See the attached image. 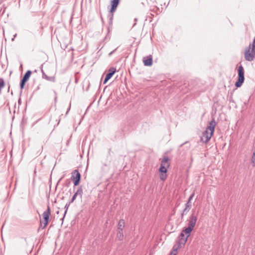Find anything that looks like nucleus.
Segmentation results:
<instances>
[{
    "instance_id": "19",
    "label": "nucleus",
    "mask_w": 255,
    "mask_h": 255,
    "mask_svg": "<svg viewBox=\"0 0 255 255\" xmlns=\"http://www.w3.org/2000/svg\"><path fill=\"white\" fill-rule=\"evenodd\" d=\"M252 164L253 166H255V152H254L252 157Z\"/></svg>"
},
{
    "instance_id": "2",
    "label": "nucleus",
    "mask_w": 255,
    "mask_h": 255,
    "mask_svg": "<svg viewBox=\"0 0 255 255\" xmlns=\"http://www.w3.org/2000/svg\"><path fill=\"white\" fill-rule=\"evenodd\" d=\"M170 163L169 161V158L167 156H164L161 160L160 166L159 168V176L161 180L165 181L167 177V169L170 166Z\"/></svg>"
},
{
    "instance_id": "9",
    "label": "nucleus",
    "mask_w": 255,
    "mask_h": 255,
    "mask_svg": "<svg viewBox=\"0 0 255 255\" xmlns=\"http://www.w3.org/2000/svg\"><path fill=\"white\" fill-rule=\"evenodd\" d=\"M83 194V189L81 187H79L77 190V191L75 193L73 197H72L70 203H72L75 200L76 197L78 196H79L81 198H82Z\"/></svg>"
},
{
    "instance_id": "4",
    "label": "nucleus",
    "mask_w": 255,
    "mask_h": 255,
    "mask_svg": "<svg viewBox=\"0 0 255 255\" xmlns=\"http://www.w3.org/2000/svg\"><path fill=\"white\" fill-rule=\"evenodd\" d=\"M245 71L243 66L241 65L238 69V79L235 83V86L237 88L241 87L245 81Z\"/></svg>"
},
{
    "instance_id": "13",
    "label": "nucleus",
    "mask_w": 255,
    "mask_h": 255,
    "mask_svg": "<svg viewBox=\"0 0 255 255\" xmlns=\"http://www.w3.org/2000/svg\"><path fill=\"white\" fill-rule=\"evenodd\" d=\"M191 201V195H190L189 196L188 201L187 203L186 204L187 206L184 208V209L183 210V211L182 213V216H183L184 215H186L187 214V213L189 211L190 208H189V207L190 206L189 204H190Z\"/></svg>"
},
{
    "instance_id": "1",
    "label": "nucleus",
    "mask_w": 255,
    "mask_h": 255,
    "mask_svg": "<svg viewBox=\"0 0 255 255\" xmlns=\"http://www.w3.org/2000/svg\"><path fill=\"white\" fill-rule=\"evenodd\" d=\"M191 232V220H189L188 226L185 230H183L178 237V241L174 245L173 249L174 251L177 250L184 245L187 241L188 237L190 235Z\"/></svg>"
},
{
    "instance_id": "7",
    "label": "nucleus",
    "mask_w": 255,
    "mask_h": 255,
    "mask_svg": "<svg viewBox=\"0 0 255 255\" xmlns=\"http://www.w3.org/2000/svg\"><path fill=\"white\" fill-rule=\"evenodd\" d=\"M72 174L71 179L73 181L74 186H76L79 184L81 180V174L77 169L74 170Z\"/></svg>"
},
{
    "instance_id": "12",
    "label": "nucleus",
    "mask_w": 255,
    "mask_h": 255,
    "mask_svg": "<svg viewBox=\"0 0 255 255\" xmlns=\"http://www.w3.org/2000/svg\"><path fill=\"white\" fill-rule=\"evenodd\" d=\"M157 3H159L160 4V6H157V8L159 9V10L161 12L162 10L164 9H165L168 4H166V1L163 0H158Z\"/></svg>"
},
{
    "instance_id": "28",
    "label": "nucleus",
    "mask_w": 255,
    "mask_h": 255,
    "mask_svg": "<svg viewBox=\"0 0 255 255\" xmlns=\"http://www.w3.org/2000/svg\"><path fill=\"white\" fill-rule=\"evenodd\" d=\"M59 211H57L56 212V214H59Z\"/></svg>"
},
{
    "instance_id": "21",
    "label": "nucleus",
    "mask_w": 255,
    "mask_h": 255,
    "mask_svg": "<svg viewBox=\"0 0 255 255\" xmlns=\"http://www.w3.org/2000/svg\"><path fill=\"white\" fill-rule=\"evenodd\" d=\"M25 83H26L25 82H23V81L21 80L20 83V87L21 90L23 89Z\"/></svg>"
},
{
    "instance_id": "29",
    "label": "nucleus",
    "mask_w": 255,
    "mask_h": 255,
    "mask_svg": "<svg viewBox=\"0 0 255 255\" xmlns=\"http://www.w3.org/2000/svg\"><path fill=\"white\" fill-rule=\"evenodd\" d=\"M192 198H193V196H194V194L193 193H192Z\"/></svg>"
},
{
    "instance_id": "14",
    "label": "nucleus",
    "mask_w": 255,
    "mask_h": 255,
    "mask_svg": "<svg viewBox=\"0 0 255 255\" xmlns=\"http://www.w3.org/2000/svg\"><path fill=\"white\" fill-rule=\"evenodd\" d=\"M42 73V77L44 79H46L47 81L54 82L55 81V77L54 76H48L43 71L41 70Z\"/></svg>"
},
{
    "instance_id": "3",
    "label": "nucleus",
    "mask_w": 255,
    "mask_h": 255,
    "mask_svg": "<svg viewBox=\"0 0 255 255\" xmlns=\"http://www.w3.org/2000/svg\"><path fill=\"white\" fill-rule=\"evenodd\" d=\"M216 125V122L213 119L210 122L209 125L207 128L206 130L203 132L202 136L201 137V141L204 143H207L209 141L214 132Z\"/></svg>"
},
{
    "instance_id": "17",
    "label": "nucleus",
    "mask_w": 255,
    "mask_h": 255,
    "mask_svg": "<svg viewBox=\"0 0 255 255\" xmlns=\"http://www.w3.org/2000/svg\"><path fill=\"white\" fill-rule=\"evenodd\" d=\"M125 227V221L123 219H121L118 223V230H123Z\"/></svg>"
},
{
    "instance_id": "18",
    "label": "nucleus",
    "mask_w": 255,
    "mask_h": 255,
    "mask_svg": "<svg viewBox=\"0 0 255 255\" xmlns=\"http://www.w3.org/2000/svg\"><path fill=\"white\" fill-rule=\"evenodd\" d=\"M71 203H70V202L69 203H67V204H66V205L65 206L64 208L65 209V212H64V216L63 217V218H62V220H63L64 218V217H65V215H66V213H67V210H68V208H69V205H70V204H71Z\"/></svg>"
},
{
    "instance_id": "27",
    "label": "nucleus",
    "mask_w": 255,
    "mask_h": 255,
    "mask_svg": "<svg viewBox=\"0 0 255 255\" xmlns=\"http://www.w3.org/2000/svg\"><path fill=\"white\" fill-rule=\"evenodd\" d=\"M20 99H19L18 100V104H20Z\"/></svg>"
},
{
    "instance_id": "15",
    "label": "nucleus",
    "mask_w": 255,
    "mask_h": 255,
    "mask_svg": "<svg viewBox=\"0 0 255 255\" xmlns=\"http://www.w3.org/2000/svg\"><path fill=\"white\" fill-rule=\"evenodd\" d=\"M31 74V71L30 70L27 71L25 74H24V76L23 77L22 79H21V80L23 81V82H26L29 79Z\"/></svg>"
},
{
    "instance_id": "24",
    "label": "nucleus",
    "mask_w": 255,
    "mask_h": 255,
    "mask_svg": "<svg viewBox=\"0 0 255 255\" xmlns=\"http://www.w3.org/2000/svg\"><path fill=\"white\" fill-rule=\"evenodd\" d=\"M175 252H176V251H174L173 250V252H171V253H170V255H176Z\"/></svg>"
},
{
    "instance_id": "30",
    "label": "nucleus",
    "mask_w": 255,
    "mask_h": 255,
    "mask_svg": "<svg viewBox=\"0 0 255 255\" xmlns=\"http://www.w3.org/2000/svg\"><path fill=\"white\" fill-rule=\"evenodd\" d=\"M113 16H112L110 18V19L111 20L112 19Z\"/></svg>"
},
{
    "instance_id": "11",
    "label": "nucleus",
    "mask_w": 255,
    "mask_h": 255,
    "mask_svg": "<svg viewBox=\"0 0 255 255\" xmlns=\"http://www.w3.org/2000/svg\"><path fill=\"white\" fill-rule=\"evenodd\" d=\"M120 0H111V8L110 10V12L111 13L114 12L119 3Z\"/></svg>"
},
{
    "instance_id": "16",
    "label": "nucleus",
    "mask_w": 255,
    "mask_h": 255,
    "mask_svg": "<svg viewBox=\"0 0 255 255\" xmlns=\"http://www.w3.org/2000/svg\"><path fill=\"white\" fill-rule=\"evenodd\" d=\"M117 238L119 241H122L124 239L123 230H118Z\"/></svg>"
},
{
    "instance_id": "8",
    "label": "nucleus",
    "mask_w": 255,
    "mask_h": 255,
    "mask_svg": "<svg viewBox=\"0 0 255 255\" xmlns=\"http://www.w3.org/2000/svg\"><path fill=\"white\" fill-rule=\"evenodd\" d=\"M116 71V69L114 67H112L109 70L108 73L106 74L105 78L104 84L106 83L107 81L112 78L113 75L115 73Z\"/></svg>"
},
{
    "instance_id": "5",
    "label": "nucleus",
    "mask_w": 255,
    "mask_h": 255,
    "mask_svg": "<svg viewBox=\"0 0 255 255\" xmlns=\"http://www.w3.org/2000/svg\"><path fill=\"white\" fill-rule=\"evenodd\" d=\"M244 55L246 60L253 61L255 59V48L249 45L245 49Z\"/></svg>"
},
{
    "instance_id": "26",
    "label": "nucleus",
    "mask_w": 255,
    "mask_h": 255,
    "mask_svg": "<svg viewBox=\"0 0 255 255\" xmlns=\"http://www.w3.org/2000/svg\"><path fill=\"white\" fill-rule=\"evenodd\" d=\"M70 110V108L68 109V111H67L66 112V114H67V113H68L69 111Z\"/></svg>"
},
{
    "instance_id": "20",
    "label": "nucleus",
    "mask_w": 255,
    "mask_h": 255,
    "mask_svg": "<svg viewBox=\"0 0 255 255\" xmlns=\"http://www.w3.org/2000/svg\"><path fill=\"white\" fill-rule=\"evenodd\" d=\"M196 217H193L192 216V229H193L195 225V223H196Z\"/></svg>"
},
{
    "instance_id": "22",
    "label": "nucleus",
    "mask_w": 255,
    "mask_h": 255,
    "mask_svg": "<svg viewBox=\"0 0 255 255\" xmlns=\"http://www.w3.org/2000/svg\"><path fill=\"white\" fill-rule=\"evenodd\" d=\"M249 45L255 48V37H254L252 43H250Z\"/></svg>"
},
{
    "instance_id": "10",
    "label": "nucleus",
    "mask_w": 255,
    "mask_h": 255,
    "mask_svg": "<svg viewBox=\"0 0 255 255\" xmlns=\"http://www.w3.org/2000/svg\"><path fill=\"white\" fill-rule=\"evenodd\" d=\"M152 58L151 55L143 58L144 65L146 66H150L152 64Z\"/></svg>"
},
{
    "instance_id": "6",
    "label": "nucleus",
    "mask_w": 255,
    "mask_h": 255,
    "mask_svg": "<svg viewBox=\"0 0 255 255\" xmlns=\"http://www.w3.org/2000/svg\"><path fill=\"white\" fill-rule=\"evenodd\" d=\"M50 214H51L50 208L49 206H48L47 210L46 211H45L42 214L43 221H40V224H41V226L42 227L41 228L42 229L45 228L46 227V226H47V225L49 223V216L50 215Z\"/></svg>"
},
{
    "instance_id": "25",
    "label": "nucleus",
    "mask_w": 255,
    "mask_h": 255,
    "mask_svg": "<svg viewBox=\"0 0 255 255\" xmlns=\"http://www.w3.org/2000/svg\"><path fill=\"white\" fill-rule=\"evenodd\" d=\"M17 36V34H15L14 35H13V37L12 38L11 40L12 41H14V38L16 37Z\"/></svg>"
},
{
    "instance_id": "23",
    "label": "nucleus",
    "mask_w": 255,
    "mask_h": 255,
    "mask_svg": "<svg viewBox=\"0 0 255 255\" xmlns=\"http://www.w3.org/2000/svg\"><path fill=\"white\" fill-rule=\"evenodd\" d=\"M117 49H115V50H114L113 51H112V52H111L109 54V56H111L113 53H114L115 52V51Z\"/></svg>"
}]
</instances>
